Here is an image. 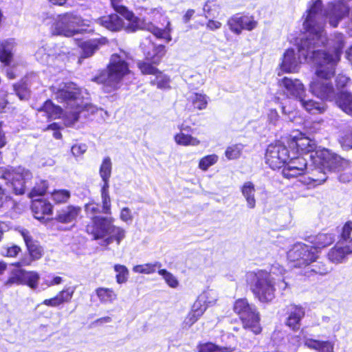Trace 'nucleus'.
Masks as SVG:
<instances>
[{"label": "nucleus", "mask_w": 352, "mask_h": 352, "mask_svg": "<svg viewBox=\"0 0 352 352\" xmlns=\"http://www.w3.org/2000/svg\"><path fill=\"white\" fill-rule=\"evenodd\" d=\"M53 91L56 100L64 103L63 118L65 125L74 124L78 120L79 113L87 107L82 91L74 83L67 82L60 85L58 88L53 87Z\"/></svg>", "instance_id": "7ed1b4c3"}, {"label": "nucleus", "mask_w": 352, "mask_h": 352, "mask_svg": "<svg viewBox=\"0 0 352 352\" xmlns=\"http://www.w3.org/2000/svg\"><path fill=\"white\" fill-rule=\"evenodd\" d=\"M208 307L203 301L197 298L193 303L190 311L186 317L184 323L186 327H191L204 314Z\"/></svg>", "instance_id": "393cba45"}, {"label": "nucleus", "mask_w": 352, "mask_h": 352, "mask_svg": "<svg viewBox=\"0 0 352 352\" xmlns=\"http://www.w3.org/2000/svg\"><path fill=\"white\" fill-rule=\"evenodd\" d=\"M23 240L26 244L30 258H24L14 265L17 267L30 265L32 260L39 259L43 256V249L39 243L34 241L28 232H22Z\"/></svg>", "instance_id": "aec40b11"}, {"label": "nucleus", "mask_w": 352, "mask_h": 352, "mask_svg": "<svg viewBox=\"0 0 352 352\" xmlns=\"http://www.w3.org/2000/svg\"><path fill=\"white\" fill-rule=\"evenodd\" d=\"M244 146L242 144H235L228 146L225 151V155L229 160H236L242 154Z\"/></svg>", "instance_id": "79ce46f5"}, {"label": "nucleus", "mask_w": 352, "mask_h": 352, "mask_svg": "<svg viewBox=\"0 0 352 352\" xmlns=\"http://www.w3.org/2000/svg\"><path fill=\"white\" fill-rule=\"evenodd\" d=\"M335 241V236L331 233H320L310 237V243L316 250H320L331 245Z\"/></svg>", "instance_id": "cd10ccee"}, {"label": "nucleus", "mask_w": 352, "mask_h": 352, "mask_svg": "<svg viewBox=\"0 0 352 352\" xmlns=\"http://www.w3.org/2000/svg\"><path fill=\"white\" fill-rule=\"evenodd\" d=\"M219 160V157L216 154H212L206 155L202 157L199 162V168L206 171L211 166L215 164Z\"/></svg>", "instance_id": "49530a36"}, {"label": "nucleus", "mask_w": 352, "mask_h": 352, "mask_svg": "<svg viewBox=\"0 0 352 352\" xmlns=\"http://www.w3.org/2000/svg\"><path fill=\"white\" fill-rule=\"evenodd\" d=\"M305 344L310 349L319 351V352H333V344L329 341L305 339Z\"/></svg>", "instance_id": "72a5a7b5"}, {"label": "nucleus", "mask_w": 352, "mask_h": 352, "mask_svg": "<svg viewBox=\"0 0 352 352\" xmlns=\"http://www.w3.org/2000/svg\"><path fill=\"white\" fill-rule=\"evenodd\" d=\"M227 24L232 32L240 34L243 30L248 31L254 30L257 26V21L252 16L237 14L231 16L228 20Z\"/></svg>", "instance_id": "dca6fc26"}, {"label": "nucleus", "mask_w": 352, "mask_h": 352, "mask_svg": "<svg viewBox=\"0 0 352 352\" xmlns=\"http://www.w3.org/2000/svg\"><path fill=\"white\" fill-rule=\"evenodd\" d=\"M32 210L34 214V217L37 219H43V215L52 213V206L47 201L34 199L32 202Z\"/></svg>", "instance_id": "bb28decb"}, {"label": "nucleus", "mask_w": 352, "mask_h": 352, "mask_svg": "<svg viewBox=\"0 0 352 352\" xmlns=\"http://www.w3.org/2000/svg\"><path fill=\"white\" fill-rule=\"evenodd\" d=\"M101 41L99 39L88 40L81 43L80 46L82 51V56L87 58L92 56L98 50Z\"/></svg>", "instance_id": "c9c22d12"}, {"label": "nucleus", "mask_w": 352, "mask_h": 352, "mask_svg": "<svg viewBox=\"0 0 352 352\" xmlns=\"http://www.w3.org/2000/svg\"><path fill=\"white\" fill-rule=\"evenodd\" d=\"M85 210L87 216L89 217L91 219L93 217H99L97 214L100 212L99 205L94 202L87 204L85 206Z\"/></svg>", "instance_id": "4d7b16f0"}, {"label": "nucleus", "mask_w": 352, "mask_h": 352, "mask_svg": "<svg viewBox=\"0 0 352 352\" xmlns=\"http://www.w3.org/2000/svg\"><path fill=\"white\" fill-rule=\"evenodd\" d=\"M342 147L346 150L352 148V130L345 132L340 138Z\"/></svg>", "instance_id": "bf43d9fd"}, {"label": "nucleus", "mask_w": 352, "mask_h": 352, "mask_svg": "<svg viewBox=\"0 0 352 352\" xmlns=\"http://www.w3.org/2000/svg\"><path fill=\"white\" fill-rule=\"evenodd\" d=\"M307 160L302 157H289L282 174L284 177L291 179L303 175L307 170Z\"/></svg>", "instance_id": "f3484780"}, {"label": "nucleus", "mask_w": 352, "mask_h": 352, "mask_svg": "<svg viewBox=\"0 0 352 352\" xmlns=\"http://www.w3.org/2000/svg\"><path fill=\"white\" fill-rule=\"evenodd\" d=\"M198 352H232L234 349L230 346H221L212 342L200 343L197 345Z\"/></svg>", "instance_id": "e433bc0d"}, {"label": "nucleus", "mask_w": 352, "mask_h": 352, "mask_svg": "<svg viewBox=\"0 0 352 352\" xmlns=\"http://www.w3.org/2000/svg\"><path fill=\"white\" fill-rule=\"evenodd\" d=\"M198 298L208 307L216 302L218 298V294L213 289H208L200 294Z\"/></svg>", "instance_id": "37998d69"}, {"label": "nucleus", "mask_w": 352, "mask_h": 352, "mask_svg": "<svg viewBox=\"0 0 352 352\" xmlns=\"http://www.w3.org/2000/svg\"><path fill=\"white\" fill-rule=\"evenodd\" d=\"M161 265L160 262L144 263L133 266L132 270L137 274H151L154 273L157 269H160Z\"/></svg>", "instance_id": "ea45409f"}, {"label": "nucleus", "mask_w": 352, "mask_h": 352, "mask_svg": "<svg viewBox=\"0 0 352 352\" xmlns=\"http://www.w3.org/2000/svg\"><path fill=\"white\" fill-rule=\"evenodd\" d=\"M274 267L269 273L266 271L258 270L250 272L246 275L247 282L250 285L253 294L261 302H268L274 298V282L272 277Z\"/></svg>", "instance_id": "39448f33"}, {"label": "nucleus", "mask_w": 352, "mask_h": 352, "mask_svg": "<svg viewBox=\"0 0 352 352\" xmlns=\"http://www.w3.org/2000/svg\"><path fill=\"white\" fill-rule=\"evenodd\" d=\"M69 54L68 49L63 46L58 45V51H56V57H55V62H64L67 59V54Z\"/></svg>", "instance_id": "0e129e2a"}, {"label": "nucleus", "mask_w": 352, "mask_h": 352, "mask_svg": "<svg viewBox=\"0 0 352 352\" xmlns=\"http://www.w3.org/2000/svg\"><path fill=\"white\" fill-rule=\"evenodd\" d=\"M303 337L304 341L307 339L304 336V329H302L299 335L291 336L289 338V342L294 345H299L301 343Z\"/></svg>", "instance_id": "774afa93"}, {"label": "nucleus", "mask_w": 352, "mask_h": 352, "mask_svg": "<svg viewBox=\"0 0 352 352\" xmlns=\"http://www.w3.org/2000/svg\"><path fill=\"white\" fill-rule=\"evenodd\" d=\"M290 154L287 146L280 141L270 144L265 152V162L272 169L284 168Z\"/></svg>", "instance_id": "9b49d317"}, {"label": "nucleus", "mask_w": 352, "mask_h": 352, "mask_svg": "<svg viewBox=\"0 0 352 352\" xmlns=\"http://www.w3.org/2000/svg\"><path fill=\"white\" fill-rule=\"evenodd\" d=\"M14 90L21 100H26L29 97V91L24 83L14 85Z\"/></svg>", "instance_id": "5fc2aeb1"}, {"label": "nucleus", "mask_w": 352, "mask_h": 352, "mask_svg": "<svg viewBox=\"0 0 352 352\" xmlns=\"http://www.w3.org/2000/svg\"><path fill=\"white\" fill-rule=\"evenodd\" d=\"M80 211L81 208L78 206H69L59 210L56 219L61 223H71L76 219Z\"/></svg>", "instance_id": "a878e982"}, {"label": "nucleus", "mask_w": 352, "mask_h": 352, "mask_svg": "<svg viewBox=\"0 0 352 352\" xmlns=\"http://www.w3.org/2000/svg\"><path fill=\"white\" fill-rule=\"evenodd\" d=\"M47 184L46 181H41L39 183L36 184V185L32 188V191L30 193V197L31 198H34L37 196L43 195L47 189Z\"/></svg>", "instance_id": "3c124183"}, {"label": "nucleus", "mask_w": 352, "mask_h": 352, "mask_svg": "<svg viewBox=\"0 0 352 352\" xmlns=\"http://www.w3.org/2000/svg\"><path fill=\"white\" fill-rule=\"evenodd\" d=\"M96 22L111 31H118L122 28H124L127 32H132L126 28L129 23V21L126 20V22H124L118 14H110L103 16L101 19H97Z\"/></svg>", "instance_id": "5701e85b"}, {"label": "nucleus", "mask_w": 352, "mask_h": 352, "mask_svg": "<svg viewBox=\"0 0 352 352\" xmlns=\"http://www.w3.org/2000/svg\"><path fill=\"white\" fill-rule=\"evenodd\" d=\"M113 218L107 217H93L91 221L86 226V232L94 237V239H103L109 234Z\"/></svg>", "instance_id": "ddd939ff"}, {"label": "nucleus", "mask_w": 352, "mask_h": 352, "mask_svg": "<svg viewBox=\"0 0 352 352\" xmlns=\"http://www.w3.org/2000/svg\"><path fill=\"white\" fill-rule=\"evenodd\" d=\"M91 21L83 19L79 15L68 12L59 15L54 23L53 33L56 35L72 36L90 26Z\"/></svg>", "instance_id": "0eeeda50"}, {"label": "nucleus", "mask_w": 352, "mask_h": 352, "mask_svg": "<svg viewBox=\"0 0 352 352\" xmlns=\"http://www.w3.org/2000/svg\"><path fill=\"white\" fill-rule=\"evenodd\" d=\"M120 218L123 222L131 223L133 218L131 210L127 207L123 208L120 211Z\"/></svg>", "instance_id": "e2e57ef3"}, {"label": "nucleus", "mask_w": 352, "mask_h": 352, "mask_svg": "<svg viewBox=\"0 0 352 352\" xmlns=\"http://www.w3.org/2000/svg\"><path fill=\"white\" fill-rule=\"evenodd\" d=\"M319 251L312 245L302 243H296L287 252V258L296 263L295 266H307L315 262L318 258Z\"/></svg>", "instance_id": "9d476101"}, {"label": "nucleus", "mask_w": 352, "mask_h": 352, "mask_svg": "<svg viewBox=\"0 0 352 352\" xmlns=\"http://www.w3.org/2000/svg\"><path fill=\"white\" fill-rule=\"evenodd\" d=\"M352 236V221H347L342 229V236L343 239L350 238Z\"/></svg>", "instance_id": "338daca9"}, {"label": "nucleus", "mask_w": 352, "mask_h": 352, "mask_svg": "<svg viewBox=\"0 0 352 352\" xmlns=\"http://www.w3.org/2000/svg\"><path fill=\"white\" fill-rule=\"evenodd\" d=\"M87 149V146L85 144H75L72 148L71 151L74 157H79L83 155Z\"/></svg>", "instance_id": "69168bd1"}, {"label": "nucleus", "mask_w": 352, "mask_h": 352, "mask_svg": "<svg viewBox=\"0 0 352 352\" xmlns=\"http://www.w3.org/2000/svg\"><path fill=\"white\" fill-rule=\"evenodd\" d=\"M174 140L177 144L188 146H198L200 141L191 135L186 134L184 132H179L174 135Z\"/></svg>", "instance_id": "f704fd0d"}, {"label": "nucleus", "mask_w": 352, "mask_h": 352, "mask_svg": "<svg viewBox=\"0 0 352 352\" xmlns=\"http://www.w3.org/2000/svg\"><path fill=\"white\" fill-rule=\"evenodd\" d=\"M352 254V236L350 238L343 239L332 248L328 252L329 260L336 264L344 262L347 256Z\"/></svg>", "instance_id": "2eb2a0df"}, {"label": "nucleus", "mask_w": 352, "mask_h": 352, "mask_svg": "<svg viewBox=\"0 0 352 352\" xmlns=\"http://www.w3.org/2000/svg\"><path fill=\"white\" fill-rule=\"evenodd\" d=\"M6 185L16 195H23L31 183V173L21 167L12 170H6L2 175Z\"/></svg>", "instance_id": "1a4fd4ad"}, {"label": "nucleus", "mask_w": 352, "mask_h": 352, "mask_svg": "<svg viewBox=\"0 0 352 352\" xmlns=\"http://www.w3.org/2000/svg\"><path fill=\"white\" fill-rule=\"evenodd\" d=\"M158 274L163 277L165 282L169 287L176 288L178 286L179 282L176 277L166 270H159Z\"/></svg>", "instance_id": "de8ad7c7"}, {"label": "nucleus", "mask_w": 352, "mask_h": 352, "mask_svg": "<svg viewBox=\"0 0 352 352\" xmlns=\"http://www.w3.org/2000/svg\"><path fill=\"white\" fill-rule=\"evenodd\" d=\"M39 274L34 271L16 269L12 271L8 284L26 285L32 289L38 287Z\"/></svg>", "instance_id": "4468645a"}, {"label": "nucleus", "mask_w": 352, "mask_h": 352, "mask_svg": "<svg viewBox=\"0 0 352 352\" xmlns=\"http://www.w3.org/2000/svg\"><path fill=\"white\" fill-rule=\"evenodd\" d=\"M305 315V311L302 307L295 305H290L286 324L293 330L299 329L300 321L304 318Z\"/></svg>", "instance_id": "b1692460"}, {"label": "nucleus", "mask_w": 352, "mask_h": 352, "mask_svg": "<svg viewBox=\"0 0 352 352\" xmlns=\"http://www.w3.org/2000/svg\"><path fill=\"white\" fill-rule=\"evenodd\" d=\"M336 102L344 112L352 116V94L346 91H340Z\"/></svg>", "instance_id": "473e14b6"}, {"label": "nucleus", "mask_w": 352, "mask_h": 352, "mask_svg": "<svg viewBox=\"0 0 352 352\" xmlns=\"http://www.w3.org/2000/svg\"><path fill=\"white\" fill-rule=\"evenodd\" d=\"M289 147L292 150L296 148L297 152H300L301 153L314 152V155L311 154L310 157L315 158V162H318L316 152L320 148H317L316 142L310 138L302 135L300 137H294L289 143Z\"/></svg>", "instance_id": "412c9836"}, {"label": "nucleus", "mask_w": 352, "mask_h": 352, "mask_svg": "<svg viewBox=\"0 0 352 352\" xmlns=\"http://www.w3.org/2000/svg\"><path fill=\"white\" fill-rule=\"evenodd\" d=\"M127 54L121 51L111 56L107 72L96 77L94 80L104 85V89L110 92L118 88V84L124 76L130 73L126 63Z\"/></svg>", "instance_id": "20e7f679"}, {"label": "nucleus", "mask_w": 352, "mask_h": 352, "mask_svg": "<svg viewBox=\"0 0 352 352\" xmlns=\"http://www.w3.org/2000/svg\"><path fill=\"white\" fill-rule=\"evenodd\" d=\"M138 66L143 74H151L154 76L158 71V69L151 63L144 61L139 62Z\"/></svg>", "instance_id": "864d4df0"}, {"label": "nucleus", "mask_w": 352, "mask_h": 352, "mask_svg": "<svg viewBox=\"0 0 352 352\" xmlns=\"http://www.w3.org/2000/svg\"><path fill=\"white\" fill-rule=\"evenodd\" d=\"M241 191L247 202L248 208H254L256 206L254 184L252 182H245L241 187Z\"/></svg>", "instance_id": "c85d7f7f"}, {"label": "nucleus", "mask_w": 352, "mask_h": 352, "mask_svg": "<svg viewBox=\"0 0 352 352\" xmlns=\"http://www.w3.org/2000/svg\"><path fill=\"white\" fill-rule=\"evenodd\" d=\"M21 252V248L15 245L5 246L1 249V254L4 256L15 257Z\"/></svg>", "instance_id": "6e6d98bb"}, {"label": "nucleus", "mask_w": 352, "mask_h": 352, "mask_svg": "<svg viewBox=\"0 0 352 352\" xmlns=\"http://www.w3.org/2000/svg\"><path fill=\"white\" fill-rule=\"evenodd\" d=\"M75 290V287H65L54 297L44 300L41 305L50 307H58L64 303H68L71 301Z\"/></svg>", "instance_id": "4be33fe9"}, {"label": "nucleus", "mask_w": 352, "mask_h": 352, "mask_svg": "<svg viewBox=\"0 0 352 352\" xmlns=\"http://www.w3.org/2000/svg\"><path fill=\"white\" fill-rule=\"evenodd\" d=\"M120 1L121 0H111V5L118 13L120 14L125 20L129 21V23L126 26V28L129 31L135 32L139 29H145L151 32L157 38L164 39L167 43L172 40L170 35L172 28L169 21H168L166 26L163 30L155 26L152 23L144 24L140 19L137 18L132 12L128 10L126 7L120 6L119 4Z\"/></svg>", "instance_id": "423d86ee"}, {"label": "nucleus", "mask_w": 352, "mask_h": 352, "mask_svg": "<svg viewBox=\"0 0 352 352\" xmlns=\"http://www.w3.org/2000/svg\"><path fill=\"white\" fill-rule=\"evenodd\" d=\"M344 45L343 34L337 33L333 38V52H322L321 56H316V78L309 84V91L322 100H336L338 95L331 82L336 67L340 60L342 50Z\"/></svg>", "instance_id": "f03ea898"}, {"label": "nucleus", "mask_w": 352, "mask_h": 352, "mask_svg": "<svg viewBox=\"0 0 352 352\" xmlns=\"http://www.w3.org/2000/svg\"><path fill=\"white\" fill-rule=\"evenodd\" d=\"M154 78L151 80V83L156 85L158 89H168L170 87V78L160 71H157L154 75Z\"/></svg>", "instance_id": "a19ab883"}, {"label": "nucleus", "mask_w": 352, "mask_h": 352, "mask_svg": "<svg viewBox=\"0 0 352 352\" xmlns=\"http://www.w3.org/2000/svg\"><path fill=\"white\" fill-rule=\"evenodd\" d=\"M188 100L199 110L205 109L208 102V97L206 95L198 93L192 94Z\"/></svg>", "instance_id": "4c0bfd02"}, {"label": "nucleus", "mask_w": 352, "mask_h": 352, "mask_svg": "<svg viewBox=\"0 0 352 352\" xmlns=\"http://www.w3.org/2000/svg\"><path fill=\"white\" fill-rule=\"evenodd\" d=\"M41 111L45 112L46 116L50 119L60 118L63 114L62 108L54 105L50 100L45 102Z\"/></svg>", "instance_id": "58836bf2"}, {"label": "nucleus", "mask_w": 352, "mask_h": 352, "mask_svg": "<svg viewBox=\"0 0 352 352\" xmlns=\"http://www.w3.org/2000/svg\"><path fill=\"white\" fill-rule=\"evenodd\" d=\"M298 102L310 113H322L326 110V105L324 103L318 102L313 100H306L305 96H303Z\"/></svg>", "instance_id": "2f4dec72"}, {"label": "nucleus", "mask_w": 352, "mask_h": 352, "mask_svg": "<svg viewBox=\"0 0 352 352\" xmlns=\"http://www.w3.org/2000/svg\"><path fill=\"white\" fill-rule=\"evenodd\" d=\"M36 58L42 64L48 65V56L46 50V44L40 47L35 53Z\"/></svg>", "instance_id": "052dcab7"}, {"label": "nucleus", "mask_w": 352, "mask_h": 352, "mask_svg": "<svg viewBox=\"0 0 352 352\" xmlns=\"http://www.w3.org/2000/svg\"><path fill=\"white\" fill-rule=\"evenodd\" d=\"M220 6L219 4L212 3H206L204 7V11L206 14V17L212 16L216 18L219 16Z\"/></svg>", "instance_id": "8fccbe9b"}, {"label": "nucleus", "mask_w": 352, "mask_h": 352, "mask_svg": "<svg viewBox=\"0 0 352 352\" xmlns=\"http://www.w3.org/2000/svg\"><path fill=\"white\" fill-rule=\"evenodd\" d=\"M316 156L318 159L317 162L330 170L341 171L350 167L348 160L324 148L317 150Z\"/></svg>", "instance_id": "f8f14e48"}, {"label": "nucleus", "mask_w": 352, "mask_h": 352, "mask_svg": "<svg viewBox=\"0 0 352 352\" xmlns=\"http://www.w3.org/2000/svg\"><path fill=\"white\" fill-rule=\"evenodd\" d=\"M234 310L240 316L244 329L250 330L254 334L261 332L258 314L255 307L249 305L246 299L237 300L234 303Z\"/></svg>", "instance_id": "6e6552de"}, {"label": "nucleus", "mask_w": 352, "mask_h": 352, "mask_svg": "<svg viewBox=\"0 0 352 352\" xmlns=\"http://www.w3.org/2000/svg\"><path fill=\"white\" fill-rule=\"evenodd\" d=\"M125 236V230L121 227L116 226L113 223L109 230V234H108L107 237H106L103 241L102 245H109L113 243V241H116V243L120 245L122 240H123Z\"/></svg>", "instance_id": "c756f323"}, {"label": "nucleus", "mask_w": 352, "mask_h": 352, "mask_svg": "<svg viewBox=\"0 0 352 352\" xmlns=\"http://www.w3.org/2000/svg\"><path fill=\"white\" fill-rule=\"evenodd\" d=\"M115 272H116V282L118 284L124 283L128 280L129 270L125 265L116 264L113 267Z\"/></svg>", "instance_id": "c03bdc74"}, {"label": "nucleus", "mask_w": 352, "mask_h": 352, "mask_svg": "<svg viewBox=\"0 0 352 352\" xmlns=\"http://www.w3.org/2000/svg\"><path fill=\"white\" fill-rule=\"evenodd\" d=\"M146 59L153 64L157 65L166 54L165 46L162 45H155L150 38H146L141 43Z\"/></svg>", "instance_id": "6ab92c4d"}, {"label": "nucleus", "mask_w": 352, "mask_h": 352, "mask_svg": "<svg viewBox=\"0 0 352 352\" xmlns=\"http://www.w3.org/2000/svg\"><path fill=\"white\" fill-rule=\"evenodd\" d=\"M70 197V192L67 190H57L52 193V199L57 204L66 202Z\"/></svg>", "instance_id": "09e8293b"}, {"label": "nucleus", "mask_w": 352, "mask_h": 352, "mask_svg": "<svg viewBox=\"0 0 352 352\" xmlns=\"http://www.w3.org/2000/svg\"><path fill=\"white\" fill-rule=\"evenodd\" d=\"M336 84L337 90L340 91L337 94H340V91H342L341 89L347 88L351 85V80L350 78L344 74H339L336 78Z\"/></svg>", "instance_id": "603ef678"}, {"label": "nucleus", "mask_w": 352, "mask_h": 352, "mask_svg": "<svg viewBox=\"0 0 352 352\" xmlns=\"http://www.w3.org/2000/svg\"><path fill=\"white\" fill-rule=\"evenodd\" d=\"M112 163L109 157L103 159L100 167L99 173L101 179L110 178L111 175Z\"/></svg>", "instance_id": "a18cd8bd"}, {"label": "nucleus", "mask_w": 352, "mask_h": 352, "mask_svg": "<svg viewBox=\"0 0 352 352\" xmlns=\"http://www.w3.org/2000/svg\"><path fill=\"white\" fill-rule=\"evenodd\" d=\"M46 50L48 56V65L55 63V57H56V51H58V45L54 43H46Z\"/></svg>", "instance_id": "13d9d810"}, {"label": "nucleus", "mask_w": 352, "mask_h": 352, "mask_svg": "<svg viewBox=\"0 0 352 352\" xmlns=\"http://www.w3.org/2000/svg\"><path fill=\"white\" fill-rule=\"evenodd\" d=\"M102 209V212L107 214L111 213V199L109 193L101 194Z\"/></svg>", "instance_id": "680f3d73"}, {"label": "nucleus", "mask_w": 352, "mask_h": 352, "mask_svg": "<svg viewBox=\"0 0 352 352\" xmlns=\"http://www.w3.org/2000/svg\"><path fill=\"white\" fill-rule=\"evenodd\" d=\"M95 292L102 304H112L118 298V294L112 288L100 287Z\"/></svg>", "instance_id": "7c9ffc66"}, {"label": "nucleus", "mask_w": 352, "mask_h": 352, "mask_svg": "<svg viewBox=\"0 0 352 352\" xmlns=\"http://www.w3.org/2000/svg\"><path fill=\"white\" fill-rule=\"evenodd\" d=\"M281 88L289 98H293L299 101L303 96H305V88L304 85L298 79H292L284 77L278 82Z\"/></svg>", "instance_id": "a211bd4d"}, {"label": "nucleus", "mask_w": 352, "mask_h": 352, "mask_svg": "<svg viewBox=\"0 0 352 352\" xmlns=\"http://www.w3.org/2000/svg\"><path fill=\"white\" fill-rule=\"evenodd\" d=\"M320 8V0L309 2L307 16L303 22V28L309 36L305 39H301L298 44V56L293 49H288L284 52L279 65L283 72H297L302 60L315 63L316 56H321L320 54L325 52L318 49L324 45L327 41L323 23L318 21L322 19L321 13L318 12Z\"/></svg>", "instance_id": "f257e3e1"}]
</instances>
